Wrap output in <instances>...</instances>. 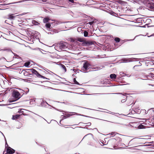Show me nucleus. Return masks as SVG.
Segmentation results:
<instances>
[{"label": "nucleus", "mask_w": 154, "mask_h": 154, "mask_svg": "<svg viewBox=\"0 0 154 154\" xmlns=\"http://www.w3.org/2000/svg\"><path fill=\"white\" fill-rule=\"evenodd\" d=\"M57 47L61 50L65 51L66 49H69L68 44L64 41H61L60 43H57Z\"/></svg>", "instance_id": "f257e3e1"}, {"label": "nucleus", "mask_w": 154, "mask_h": 154, "mask_svg": "<svg viewBox=\"0 0 154 154\" xmlns=\"http://www.w3.org/2000/svg\"><path fill=\"white\" fill-rule=\"evenodd\" d=\"M77 40L79 42H82L83 46H89L93 44L92 42L86 41L84 38H78Z\"/></svg>", "instance_id": "f03ea898"}, {"label": "nucleus", "mask_w": 154, "mask_h": 154, "mask_svg": "<svg viewBox=\"0 0 154 154\" xmlns=\"http://www.w3.org/2000/svg\"><path fill=\"white\" fill-rule=\"evenodd\" d=\"M30 72H31L33 75H35L37 77L43 78L44 79H46V78L42 75H40L35 69H32L29 70Z\"/></svg>", "instance_id": "7ed1b4c3"}, {"label": "nucleus", "mask_w": 154, "mask_h": 154, "mask_svg": "<svg viewBox=\"0 0 154 154\" xmlns=\"http://www.w3.org/2000/svg\"><path fill=\"white\" fill-rule=\"evenodd\" d=\"M30 72H31L33 75H35L37 77L43 78L44 79H46V78L42 75H40L35 69H32L29 70Z\"/></svg>", "instance_id": "20e7f679"}, {"label": "nucleus", "mask_w": 154, "mask_h": 154, "mask_svg": "<svg viewBox=\"0 0 154 154\" xmlns=\"http://www.w3.org/2000/svg\"><path fill=\"white\" fill-rule=\"evenodd\" d=\"M12 96L17 100L20 97V94L17 91H14L12 92Z\"/></svg>", "instance_id": "39448f33"}, {"label": "nucleus", "mask_w": 154, "mask_h": 154, "mask_svg": "<svg viewBox=\"0 0 154 154\" xmlns=\"http://www.w3.org/2000/svg\"><path fill=\"white\" fill-rule=\"evenodd\" d=\"M90 64L87 62H85L83 65V69L82 70L85 72H88L87 70L90 68Z\"/></svg>", "instance_id": "423d86ee"}, {"label": "nucleus", "mask_w": 154, "mask_h": 154, "mask_svg": "<svg viewBox=\"0 0 154 154\" xmlns=\"http://www.w3.org/2000/svg\"><path fill=\"white\" fill-rule=\"evenodd\" d=\"M118 141L115 139L112 138L109 140L107 144L109 143L115 146L118 144Z\"/></svg>", "instance_id": "0eeeda50"}, {"label": "nucleus", "mask_w": 154, "mask_h": 154, "mask_svg": "<svg viewBox=\"0 0 154 154\" xmlns=\"http://www.w3.org/2000/svg\"><path fill=\"white\" fill-rule=\"evenodd\" d=\"M15 150L10 147H8L7 149V153L8 154H13L15 152Z\"/></svg>", "instance_id": "6e6552de"}, {"label": "nucleus", "mask_w": 154, "mask_h": 154, "mask_svg": "<svg viewBox=\"0 0 154 154\" xmlns=\"http://www.w3.org/2000/svg\"><path fill=\"white\" fill-rule=\"evenodd\" d=\"M126 105L128 106L131 105L133 103V100L131 98L126 99Z\"/></svg>", "instance_id": "1a4fd4ad"}, {"label": "nucleus", "mask_w": 154, "mask_h": 154, "mask_svg": "<svg viewBox=\"0 0 154 154\" xmlns=\"http://www.w3.org/2000/svg\"><path fill=\"white\" fill-rule=\"evenodd\" d=\"M15 16H14V14H9L8 15L7 19L10 20H13L15 18Z\"/></svg>", "instance_id": "9d476101"}, {"label": "nucleus", "mask_w": 154, "mask_h": 154, "mask_svg": "<svg viewBox=\"0 0 154 154\" xmlns=\"http://www.w3.org/2000/svg\"><path fill=\"white\" fill-rule=\"evenodd\" d=\"M72 115V114H71V113H68L67 114H65L64 116H63L62 118L63 119H65L69 117L70 116Z\"/></svg>", "instance_id": "9b49d317"}, {"label": "nucleus", "mask_w": 154, "mask_h": 154, "mask_svg": "<svg viewBox=\"0 0 154 154\" xmlns=\"http://www.w3.org/2000/svg\"><path fill=\"white\" fill-rule=\"evenodd\" d=\"M148 6L151 10H154V3H152L151 4H149Z\"/></svg>", "instance_id": "f8f14e48"}, {"label": "nucleus", "mask_w": 154, "mask_h": 154, "mask_svg": "<svg viewBox=\"0 0 154 154\" xmlns=\"http://www.w3.org/2000/svg\"><path fill=\"white\" fill-rule=\"evenodd\" d=\"M22 71L23 72H22L23 73L22 74H23L25 76H27L28 75V72H27L25 70H23Z\"/></svg>", "instance_id": "ddd939ff"}, {"label": "nucleus", "mask_w": 154, "mask_h": 154, "mask_svg": "<svg viewBox=\"0 0 154 154\" xmlns=\"http://www.w3.org/2000/svg\"><path fill=\"white\" fill-rule=\"evenodd\" d=\"M50 20V19L48 17L45 18L43 20V22L44 23H47L48 22V21Z\"/></svg>", "instance_id": "4468645a"}, {"label": "nucleus", "mask_w": 154, "mask_h": 154, "mask_svg": "<svg viewBox=\"0 0 154 154\" xmlns=\"http://www.w3.org/2000/svg\"><path fill=\"white\" fill-rule=\"evenodd\" d=\"M19 117H20V115H13L12 118V119H14H14H18V118Z\"/></svg>", "instance_id": "2eb2a0df"}, {"label": "nucleus", "mask_w": 154, "mask_h": 154, "mask_svg": "<svg viewBox=\"0 0 154 154\" xmlns=\"http://www.w3.org/2000/svg\"><path fill=\"white\" fill-rule=\"evenodd\" d=\"M110 77L111 79H115L116 78V75L115 74H112L110 75Z\"/></svg>", "instance_id": "dca6fc26"}, {"label": "nucleus", "mask_w": 154, "mask_h": 154, "mask_svg": "<svg viewBox=\"0 0 154 154\" xmlns=\"http://www.w3.org/2000/svg\"><path fill=\"white\" fill-rule=\"evenodd\" d=\"M61 68L63 70L64 72L66 71V69L65 66L63 64H61L60 65Z\"/></svg>", "instance_id": "f3484780"}, {"label": "nucleus", "mask_w": 154, "mask_h": 154, "mask_svg": "<svg viewBox=\"0 0 154 154\" xmlns=\"http://www.w3.org/2000/svg\"><path fill=\"white\" fill-rule=\"evenodd\" d=\"M32 23L33 25H38L40 24L38 22L35 20H33Z\"/></svg>", "instance_id": "a211bd4d"}, {"label": "nucleus", "mask_w": 154, "mask_h": 154, "mask_svg": "<svg viewBox=\"0 0 154 154\" xmlns=\"http://www.w3.org/2000/svg\"><path fill=\"white\" fill-rule=\"evenodd\" d=\"M145 127L146 126H144L142 124H140L138 126V128L139 129H143L145 128Z\"/></svg>", "instance_id": "6ab92c4d"}, {"label": "nucleus", "mask_w": 154, "mask_h": 154, "mask_svg": "<svg viewBox=\"0 0 154 154\" xmlns=\"http://www.w3.org/2000/svg\"><path fill=\"white\" fill-rule=\"evenodd\" d=\"M23 70V69H17V72L19 73L20 74H22L23 73H22V72H23L22 71Z\"/></svg>", "instance_id": "aec40b11"}, {"label": "nucleus", "mask_w": 154, "mask_h": 154, "mask_svg": "<svg viewBox=\"0 0 154 154\" xmlns=\"http://www.w3.org/2000/svg\"><path fill=\"white\" fill-rule=\"evenodd\" d=\"M114 40L116 42H119L120 41V39L118 37H116L114 39Z\"/></svg>", "instance_id": "412c9836"}, {"label": "nucleus", "mask_w": 154, "mask_h": 154, "mask_svg": "<svg viewBox=\"0 0 154 154\" xmlns=\"http://www.w3.org/2000/svg\"><path fill=\"white\" fill-rule=\"evenodd\" d=\"M30 64L29 62H27L24 63V66L26 67H28Z\"/></svg>", "instance_id": "4be33fe9"}, {"label": "nucleus", "mask_w": 154, "mask_h": 154, "mask_svg": "<svg viewBox=\"0 0 154 154\" xmlns=\"http://www.w3.org/2000/svg\"><path fill=\"white\" fill-rule=\"evenodd\" d=\"M51 26V25L50 23H46L45 24V27L47 28H50Z\"/></svg>", "instance_id": "5701e85b"}, {"label": "nucleus", "mask_w": 154, "mask_h": 154, "mask_svg": "<svg viewBox=\"0 0 154 154\" xmlns=\"http://www.w3.org/2000/svg\"><path fill=\"white\" fill-rule=\"evenodd\" d=\"M54 54L53 53H50L49 54V56L50 57L52 58H55V56H54Z\"/></svg>", "instance_id": "b1692460"}, {"label": "nucleus", "mask_w": 154, "mask_h": 154, "mask_svg": "<svg viewBox=\"0 0 154 154\" xmlns=\"http://www.w3.org/2000/svg\"><path fill=\"white\" fill-rule=\"evenodd\" d=\"M88 35V32L86 31H85L84 32V35L85 37H87Z\"/></svg>", "instance_id": "393cba45"}, {"label": "nucleus", "mask_w": 154, "mask_h": 154, "mask_svg": "<svg viewBox=\"0 0 154 154\" xmlns=\"http://www.w3.org/2000/svg\"><path fill=\"white\" fill-rule=\"evenodd\" d=\"M73 81L75 84H79V83L76 81V79L75 78H74Z\"/></svg>", "instance_id": "a878e982"}, {"label": "nucleus", "mask_w": 154, "mask_h": 154, "mask_svg": "<svg viewBox=\"0 0 154 154\" xmlns=\"http://www.w3.org/2000/svg\"><path fill=\"white\" fill-rule=\"evenodd\" d=\"M94 23V21L90 22H89L88 23L90 25H92L93 23Z\"/></svg>", "instance_id": "bb28decb"}, {"label": "nucleus", "mask_w": 154, "mask_h": 154, "mask_svg": "<svg viewBox=\"0 0 154 154\" xmlns=\"http://www.w3.org/2000/svg\"><path fill=\"white\" fill-rule=\"evenodd\" d=\"M121 101L122 103H124L125 102H126V100H125V99H123Z\"/></svg>", "instance_id": "cd10ccee"}, {"label": "nucleus", "mask_w": 154, "mask_h": 154, "mask_svg": "<svg viewBox=\"0 0 154 154\" xmlns=\"http://www.w3.org/2000/svg\"><path fill=\"white\" fill-rule=\"evenodd\" d=\"M69 2H70L72 3H74V0H69Z\"/></svg>", "instance_id": "c85d7f7f"}, {"label": "nucleus", "mask_w": 154, "mask_h": 154, "mask_svg": "<svg viewBox=\"0 0 154 154\" xmlns=\"http://www.w3.org/2000/svg\"><path fill=\"white\" fill-rule=\"evenodd\" d=\"M101 145H105V144H104L102 142H101V143H100Z\"/></svg>", "instance_id": "c756f323"}, {"label": "nucleus", "mask_w": 154, "mask_h": 154, "mask_svg": "<svg viewBox=\"0 0 154 154\" xmlns=\"http://www.w3.org/2000/svg\"><path fill=\"white\" fill-rule=\"evenodd\" d=\"M71 41L73 42H74V40L73 38H71Z\"/></svg>", "instance_id": "7c9ffc66"}, {"label": "nucleus", "mask_w": 154, "mask_h": 154, "mask_svg": "<svg viewBox=\"0 0 154 154\" xmlns=\"http://www.w3.org/2000/svg\"><path fill=\"white\" fill-rule=\"evenodd\" d=\"M147 20L149 22V21L151 22V20L150 19H147Z\"/></svg>", "instance_id": "2f4dec72"}, {"label": "nucleus", "mask_w": 154, "mask_h": 154, "mask_svg": "<svg viewBox=\"0 0 154 154\" xmlns=\"http://www.w3.org/2000/svg\"><path fill=\"white\" fill-rule=\"evenodd\" d=\"M139 66L138 65H137V66H134V68H135V67H137V66Z\"/></svg>", "instance_id": "473e14b6"}, {"label": "nucleus", "mask_w": 154, "mask_h": 154, "mask_svg": "<svg viewBox=\"0 0 154 154\" xmlns=\"http://www.w3.org/2000/svg\"><path fill=\"white\" fill-rule=\"evenodd\" d=\"M7 20H6L5 21V23H6V22H7Z\"/></svg>", "instance_id": "72a5a7b5"}, {"label": "nucleus", "mask_w": 154, "mask_h": 154, "mask_svg": "<svg viewBox=\"0 0 154 154\" xmlns=\"http://www.w3.org/2000/svg\"><path fill=\"white\" fill-rule=\"evenodd\" d=\"M6 144H7V146H8V145L7 143H6Z\"/></svg>", "instance_id": "f704fd0d"}, {"label": "nucleus", "mask_w": 154, "mask_h": 154, "mask_svg": "<svg viewBox=\"0 0 154 154\" xmlns=\"http://www.w3.org/2000/svg\"><path fill=\"white\" fill-rule=\"evenodd\" d=\"M151 1H152V0H150Z\"/></svg>", "instance_id": "c9c22d12"}]
</instances>
